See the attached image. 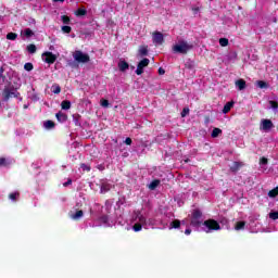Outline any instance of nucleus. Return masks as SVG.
<instances>
[{"label": "nucleus", "mask_w": 278, "mask_h": 278, "mask_svg": "<svg viewBox=\"0 0 278 278\" xmlns=\"http://www.w3.org/2000/svg\"><path fill=\"white\" fill-rule=\"evenodd\" d=\"M21 85L20 84H12L9 83L7 86H4L2 90V99L3 101L8 102L11 99H18L21 97Z\"/></svg>", "instance_id": "1"}, {"label": "nucleus", "mask_w": 278, "mask_h": 278, "mask_svg": "<svg viewBox=\"0 0 278 278\" xmlns=\"http://www.w3.org/2000/svg\"><path fill=\"white\" fill-rule=\"evenodd\" d=\"M193 49L194 45L184 39L179 40L178 43L173 46L174 53H180V55H187V53Z\"/></svg>", "instance_id": "2"}, {"label": "nucleus", "mask_w": 278, "mask_h": 278, "mask_svg": "<svg viewBox=\"0 0 278 278\" xmlns=\"http://www.w3.org/2000/svg\"><path fill=\"white\" fill-rule=\"evenodd\" d=\"M203 212L201 210L195 208L191 212V220L190 225L191 227H201L203 225Z\"/></svg>", "instance_id": "3"}, {"label": "nucleus", "mask_w": 278, "mask_h": 278, "mask_svg": "<svg viewBox=\"0 0 278 278\" xmlns=\"http://www.w3.org/2000/svg\"><path fill=\"white\" fill-rule=\"evenodd\" d=\"M202 225L205 227V233H211V231H220V224L216 219H206Z\"/></svg>", "instance_id": "4"}, {"label": "nucleus", "mask_w": 278, "mask_h": 278, "mask_svg": "<svg viewBox=\"0 0 278 278\" xmlns=\"http://www.w3.org/2000/svg\"><path fill=\"white\" fill-rule=\"evenodd\" d=\"M73 58L78 64H88V62H90V55L88 53H83L81 50H76L73 53Z\"/></svg>", "instance_id": "5"}, {"label": "nucleus", "mask_w": 278, "mask_h": 278, "mask_svg": "<svg viewBox=\"0 0 278 278\" xmlns=\"http://www.w3.org/2000/svg\"><path fill=\"white\" fill-rule=\"evenodd\" d=\"M150 62L151 61L148 58L142 59L137 65L136 75H142V73H144V68L149 66Z\"/></svg>", "instance_id": "6"}, {"label": "nucleus", "mask_w": 278, "mask_h": 278, "mask_svg": "<svg viewBox=\"0 0 278 278\" xmlns=\"http://www.w3.org/2000/svg\"><path fill=\"white\" fill-rule=\"evenodd\" d=\"M42 60L46 62V64H55L58 56L53 54V52H43Z\"/></svg>", "instance_id": "7"}, {"label": "nucleus", "mask_w": 278, "mask_h": 278, "mask_svg": "<svg viewBox=\"0 0 278 278\" xmlns=\"http://www.w3.org/2000/svg\"><path fill=\"white\" fill-rule=\"evenodd\" d=\"M152 42L154 45H164V34L157 30L152 33Z\"/></svg>", "instance_id": "8"}, {"label": "nucleus", "mask_w": 278, "mask_h": 278, "mask_svg": "<svg viewBox=\"0 0 278 278\" xmlns=\"http://www.w3.org/2000/svg\"><path fill=\"white\" fill-rule=\"evenodd\" d=\"M273 127H275V124H273V121H270V119H262L261 121L260 129H262L263 131H270V129H273Z\"/></svg>", "instance_id": "9"}, {"label": "nucleus", "mask_w": 278, "mask_h": 278, "mask_svg": "<svg viewBox=\"0 0 278 278\" xmlns=\"http://www.w3.org/2000/svg\"><path fill=\"white\" fill-rule=\"evenodd\" d=\"M112 190V184L108 182V181H103L100 185V193L101 194H105L108 192H110Z\"/></svg>", "instance_id": "10"}, {"label": "nucleus", "mask_w": 278, "mask_h": 278, "mask_svg": "<svg viewBox=\"0 0 278 278\" xmlns=\"http://www.w3.org/2000/svg\"><path fill=\"white\" fill-rule=\"evenodd\" d=\"M244 166V163L235 161L230 167L231 173H238Z\"/></svg>", "instance_id": "11"}, {"label": "nucleus", "mask_w": 278, "mask_h": 278, "mask_svg": "<svg viewBox=\"0 0 278 278\" xmlns=\"http://www.w3.org/2000/svg\"><path fill=\"white\" fill-rule=\"evenodd\" d=\"M55 117L59 123H66L68 121V115H66V113H63V112L56 113Z\"/></svg>", "instance_id": "12"}, {"label": "nucleus", "mask_w": 278, "mask_h": 278, "mask_svg": "<svg viewBox=\"0 0 278 278\" xmlns=\"http://www.w3.org/2000/svg\"><path fill=\"white\" fill-rule=\"evenodd\" d=\"M138 53L140 55V58H144V56L149 55V46H140Z\"/></svg>", "instance_id": "13"}, {"label": "nucleus", "mask_w": 278, "mask_h": 278, "mask_svg": "<svg viewBox=\"0 0 278 278\" xmlns=\"http://www.w3.org/2000/svg\"><path fill=\"white\" fill-rule=\"evenodd\" d=\"M235 86H237L238 90H244L247 88V80L240 78L236 80Z\"/></svg>", "instance_id": "14"}, {"label": "nucleus", "mask_w": 278, "mask_h": 278, "mask_svg": "<svg viewBox=\"0 0 278 278\" xmlns=\"http://www.w3.org/2000/svg\"><path fill=\"white\" fill-rule=\"evenodd\" d=\"M236 104V102L233 101H229L224 105L223 109V114H229V112H231V108H233V105Z\"/></svg>", "instance_id": "15"}, {"label": "nucleus", "mask_w": 278, "mask_h": 278, "mask_svg": "<svg viewBox=\"0 0 278 278\" xmlns=\"http://www.w3.org/2000/svg\"><path fill=\"white\" fill-rule=\"evenodd\" d=\"M118 68L119 71H122V73H125V71L129 68V63H127L126 61H121L118 63Z\"/></svg>", "instance_id": "16"}, {"label": "nucleus", "mask_w": 278, "mask_h": 278, "mask_svg": "<svg viewBox=\"0 0 278 278\" xmlns=\"http://www.w3.org/2000/svg\"><path fill=\"white\" fill-rule=\"evenodd\" d=\"M161 181L160 179H154L151 181V184L148 185L149 190H155L157 186H160Z\"/></svg>", "instance_id": "17"}, {"label": "nucleus", "mask_w": 278, "mask_h": 278, "mask_svg": "<svg viewBox=\"0 0 278 278\" xmlns=\"http://www.w3.org/2000/svg\"><path fill=\"white\" fill-rule=\"evenodd\" d=\"M9 199L11 200V201H18V199H21V192H18V191H15V192H12V193H10L9 194Z\"/></svg>", "instance_id": "18"}, {"label": "nucleus", "mask_w": 278, "mask_h": 278, "mask_svg": "<svg viewBox=\"0 0 278 278\" xmlns=\"http://www.w3.org/2000/svg\"><path fill=\"white\" fill-rule=\"evenodd\" d=\"M43 127L46 129H53V127H55V122L48 119L43 123Z\"/></svg>", "instance_id": "19"}, {"label": "nucleus", "mask_w": 278, "mask_h": 278, "mask_svg": "<svg viewBox=\"0 0 278 278\" xmlns=\"http://www.w3.org/2000/svg\"><path fill=\"white\" fill-rule=\"evenodd\" d=\"M244 227H247V222H237L235 229H236V231H240V230L244 229Z\"/></svg>", "instance_id": "20"}, {"label": "nucleus", "mask_w": 278, "mask_h": 278, "mask_svg": "<svg viewBox=\"0 0 278 278\" xmlns=\"http://www.w3.org/2000/svg\"><path fill=\"white\" fill-rule=\"evenodd\" d=\"M268 197H269V199H276V197H278V186L276 188L269 190Z\"/></svg>", "instance_id": "21"}, {"label": "nucleus", "mask_w": 278, "mask_h": 278, "mask_svg": "<svg viewBox=\"0 0 278 278\" xmlns=\"http://www.w3.org/2000/svg\"><path fill=\"white\" fill-rule=\"evenodd\" d=\"M185 68H188V71H194V68H195L194 61H187L185 64Z\"/></svg>", "instance_id": "22"}, {"label": "nucleus", "mask_w": 278, "mask_h": 278, "mask_svg": "<svg viewBox=\"0 0 278 278\" xmlns=\"http://www.w3.org/2000/svg\"><path fill=\"white\" fill-rule=\"evenodd\" d=\"M137 218H138L140 225H147V217L141 215L140 212L137 213Z\"/></svg>", "instance_id": "23"}, {"label": "nucleus", "mask_w": 278, "mask_h": 278, "mask_svg": "<svg viewBox=\"0 0 278 278\" xmlns=\"http://www.w3.org/2000/svg\"><path fill=\"white\" fill-rule=\"evenodd\" d=\"M170 227H172V229H179V227H181V220H179V219H174V220L170 223Z\"/></svg>", "instance_id": "24"}, {"label": "nucleus", "mask_w": 278, "mask_h": 278, "mask_svg": "<svg viewBox=\"0 0 278 278\" xmlns=\"http://www.w3.org/2000/svg\"><path fill=\"white\" fill-rule=\"evenodd\" d=\"M220 134H223V129H220V128H214V129L212 130L211 136H212V138H218Z\"/></svg>", "instance_id": "25"}, {"label": "nucleus", "mask_w": 278, "mask_h": 278, "mask_svg": "<svg viewBox=\"0 0 278 278\" xmlns=\"http://www.w3.org/2000/svg\"><path fill=\"white\" fill-rule=\"evenodd\" d=\"M84 216V211L79 210L76 211V213L74 215H72L73 220H79V218H81Z\"/></svg>", "instance_id": "26"}, {"label": "nucleus", "mask_w": 278, "mask_h": 278, "mask_svg": "<svg viewBox=\"0 0 278 278\" xmlns=\"http://www.w3.org/2000/svg\"><path fill=\"white\" fill-rule=\"evenodd\" d=\"M26 51H28V53H31V54L36 53V51H37L36 45H34V43L28 45L26 47Z\"/></svg>", "instance_id": "27"}, {"label": "nucleus", "mask_w": 278, "mask_h": 278, "mask_svg": "<svg viewBox=\"0 0 278 278\" xmlns=\"http://www.w3.org/2000/svg\"><path fill=\"white\" fill-rule=\"evenodd\" d=\"M256 86H257V88H261L262 90H264V88H268V83H266L264 80H257Z\"/></svg>", "instance_id": "28"}, {"label": "nucleus", "mask_w": 278, "mask_h": 278, "mask_svg": "<svg viewBox=\"0 0 278 278\" xmlns=\"http://www.w3.org/2000/svg\"><path fill=\"white\" fill-rule=\"evenodd\" d=\"M52 92H53V94H60V92H62V87H60V85H58V84H54L52 86Z\"/></svg>", "instance_id": "29"}, {"label": "nucleus", "mask_w": 278, "mask_h": 278, "mask_svg": "<svg viewBox=\"0 0 278 278\" xmlns=\"http://www.w3.org/2000/svg\"><path fill=\"white\" fill-rule=\"evenodd\" d=\"M62 110H71V101L64 100L61 102Z\"/></svg>", "instance_id": "30"}, {"label": "nucleus", "mask_w": 278, "mask_h": 278, "mask_svg": "<svg viewBox=\"0 0 278 278\" xmlns=\"http://www.w3.org/2000/svg\"><path fill=\"white\" fill-rule=\"evenodd\" d=\"M76 16H86V14H88V11L86 9H78L75 12Z\"/></svg>", "instance_id": "31"}, {"label": "nucleus", "mask_w": 278, "mask_h": 278, "mask_svg": "<svg viewBox=\"0 0 278 278\" xmlns=\"http://www.w3.org/2000/svg\"><path fill=\"white\" fill-rule=\"evenodd\" d=\"M61 21L64 25H71V17L68 15H62Z\"/></svg>", "instance_id": "32"}, {"label": "nucleus", "mask_w": 278, "mask_h": 278, "mask_svg": "<svg viewBox=\"0 0 278 278\" xmlns=\"http://www.w3.org/2000/svg\"><path fill=\"white\" fill-rule=\"evenodd\" d=\"M24 36L26 38H31V36H34V30H31V28L24 29Z\"/></svg>", "instance_id": "33"}, {"label": "nucleus", "mask_w": 278, "mask_h": 278, "mask_svg": "<svg viewBox=\"0 0 278 278\" xmlns=\"http://www.w3.org/2000/svg\"><path fill=\"white\" fill-rule=\"evenodd\" d=\"M18 38V35L16 33H9L7 35V40H16Z\"/></svg>", "instance_id": "34"}, {"label": "nucleus", "mask_w": 278, "mask_h": 278, "mask_svg": "<svg viewBox=\"0 0 278 278\" xmlns=\"http://www.w3.org/2000/svg\"><path fill=\"white\" fill-rule=\"evenodd\" d=\"M1 166H10V161L5 157H0V167Z\"/></svg>", "instance_id": "35"}, {"label": "nucleus", "mask_w": 278, "mask_h": 278, "mask_svg": "<svg viewBox=\"0 0 278 278\" xmlns=\"http://www.w3.org/2000/svg\"><path fill=\"white\" fill-rule=\"evenodd\" d=\"M220 47H227L229 45V39L227 38H220L219 39Z\"/></svg>", "instance_id": "36"}, {"label": "nucleus", "mask_w": 278, "mask_h": 278, "mask_svg": "<svg viewBox=\"0 0 278 278\" xmlns=\"http://www.w3.org/2000/svg\"><path fill=\"white\" fill-rule=\"evenodd\" d=\"M80 168H81L85 173H90V170H91L90 165H86V163L80 164Z\"/></svg>", "instance_id": "37"}, {"label": "nucleus", "mask_w": 278, "mask_h": 278, "mask_svg": "<svg viewBox=\"0 0 278 278\" xmlns=\"http://www.w3.org/2000/svg\"><path fill=\"white\" fill-rule=\"evenodd\" d=\"M132 229H134V231H136V232L142 231V224L136 223V224L132 226Z\"/></svg>", "instance_id": "38"}, {"label": "nucleus", "mask_w": 278, "mask_h": 278, "mask_svg": "<svg viewBox=\"0 0 278 278\" xmlns=\"http://www.w3.org/2000/svg\"><path fill=\"white\" fill-rule=\"evenodd\" d=\"M100 220L103 223V225H108V223H110V217L108 215H102Z\"/></svg>", "instance_id": "39"}, {"label": "nucleus", "mask_w": 278, "mask_h": 278, "mask_svg": "<svg viewBox=\"0 0 278 278\" xmlns=\"http://www.w3.org/2000/svg\"><path fill=\"white\" fill-rule=\"evenodd\" d=\"M63 34H71L73 31V28L71 26H62Z\"/></svg>", "instance_id": "40"}, {"label": "nucleus", "mask_w": 278, "mask_h": 278, "mask_svg": "<svg viewBox=\"0 0 278 278\" xmlns=\"http://www.w3.org/2000/svg\"><path fill=\"white\" fill-rule=\"evenodd\" d=\"M24 68L27 71V72H30V71H34V64L33 63H25L24 64Z\"/></svg>", "instance_id": "41"}, {"label": "nucleus", "mask_w": 278, "mask_h": 278, "mask_svg": "<svg viewBox=\"0 0 278 278\" xmlns=\"http://www.w3.org/2000/svg\"><path fill=\"white\" fill-rule=\"evenodd\" d=\"M100 105L102 108H110V101L105 100V99H102V100H100Z\"/></svg>", "instance_id": "42"}, {"label": "nucleus", "mask_w": 278, "mask_h": 278, "mask_svg": "<svg viewBox=\"0 0 278 278\" xmlns=\"http://www.w3.org/2000/svg\"><path fill=\"white\" fill-rule=\"evenodd\" d=\"M180 114H181L182 118H186V116H188V114H190V109L184 108Z\"/></svg>", "instance_id": "43"}, {"label": "nucleus", "mask_w": 278, "mask_h": 278, "mask_svg": "<svg viewBox=\"0 0 278 278\" xmlns=\"http://www.w3.org/2000/svg\"><path fill=\"white\" fill-rule=\"evenodd\" d=\"M269 105L273 108V110H277V108H278V103L275 100H270Z\"/></svg>", "instance_id": "44"}, {"label": "nucleus", "mask_w": 278, "mask_h": 278, "mask_svg": "<svg viewBox=\"0 0 278 278\" xmlns=\"http://www.w3.org/2000/svg\"><path fill=\"white\" fill-rule=\"evenodd\" d=\"M269 218H271L273 220H278V212L270 213Z\"/></svg>", "instance_id": "45"}, {"label": "nucleus", "mask_w": 278, "mask_h": 278, "mask_svg": "<svg viewBox=\"0 0 278 278\" xmlns=\"http://www.w3.org/2000/svg\"><path fill=\"white\" fill-rule=\"evenodd\" d=\"M260 164H262L263 166H266V164H268V159H266V157H261V160H260Z\"/></svg>", "instance_id": "46"}, {"label": "nucleus", "mask_w": 278, "mask_h": 278, "mask_svg": "<svg viewBox=\"0 0 278 278\" xmlns=\"http://www.w3.org/2000/svg\"><path fill=\"white\" fill-rule=\"evenodd\" d=\"M3 73H5V68L0 67V77H2V81H5V75Z\"/></svg>", "instance_id": "47"}, {"label": "nucleus", "mask_w": 278, "mask_h": 278, "mask_svg": "<svg viewBox=\"0 0 278 278\" xmlns=\"http://www.w3.org/2000/svg\"><path fill=\"white\" fill-rule=\"evenodd\" d=\"M73 184V179L68 178L66 182L63 184L64 188H67V186H71Z\"/></svg>", "instance_id": "48"}, {"label": "nucleus", "mask_w": 278, "mask_h": 278, "mask_svg": "<svg viewBox=\"0 0 278 278\" xmlns=\"http://www.w3.org/2000/svg\"><path fill=\"white\" fill-rule=\"evenodd\" d=\"M131 142H132L131 138L127 137L125 139V144H127L128 147H130Z\"/></svg>", "instance_id": "49"}, {"label": "nucleus", "mask_w": 278, "mask_h": 278, "mask_svg": "<svg viewBox=\"0 0 278 278\" xmlns=\"http://www.w3.org/2000/svg\"><path fill=\"white\" fill-rule=\"evenodd\" d=\"M166 71L162 67L159 68V75H165Z\"/></svg>", "instance_id": "50"}, {"label": "nucleus", "mask_w": 278, "mask_h": 278, "mask_svg": "<svg viewBox=\"0 0 278 278\" xmlns=\"http://www.w3.org/2000/svg\"><path fill=\"white\" fill-rule=\"evenodd\" d=\"M192 233V230L190 229V228H187L186 230H185V235L186 236H190Z\"/></svg>", "instance_id": "51"}, {"label": "nucleus", "mask_w": 278, "mask_h": 278, "mask_svg": "<svg viewBox=\"0 0 278 278\" xmlns=\"http://www.w3.org/2000/svg\"><path fill=\"white\" fill-rule=\"evenodd\" d=\"M53 2H54V3H58V2L64 3V0H53Z\"/></svg>", "instance_id": "52"}, {"label": "nucleus", "mask_w": 278, "mask_h": 278, "mask_svg": "<svg viewBox=\"0 0 278 278\" xmlns=\"http://www.w3.org/2000/svg\"><path fill=\"white\" fill-rule=\"evenodd\" d=\"M194 10V12H199V8H197V9H193Z\"/></svg>", "instance_id": "53"}, {"label": "nucleus", "mask_w": 278, "mask_h": 278, "mask_svg": "<svg viewBox=\"0 0 278 278\" xmlns=\"http://www.w3.org/2000/svg\"><path fill=\"white\" fill-rule=\"evenodd\" d=\"M24 110H27V105H24Z\"/></svg>", "instance_id": "54"}, {"label": "nucleus", "mask_w": 278, "mask_h": 278, "mask_svg": "<svg viewBox=\"0 0 278 278\" xmlns=\"http://www.w3.org/2000/svg\"><path fill=\"white\" fill-rule=\"evenodd\" d=\"M185 162L188 164V162H190V160H186Z\"/></svg>", "instance_id": "55"}]
</instances>
